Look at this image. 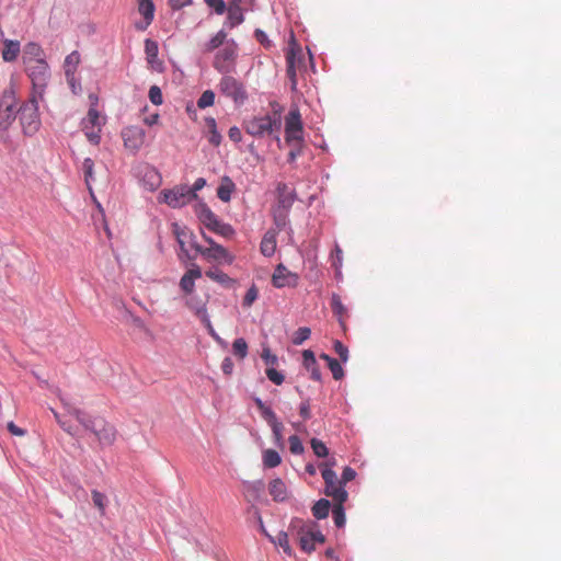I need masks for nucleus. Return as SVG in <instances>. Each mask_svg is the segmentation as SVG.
Instances as JSON below:
<instances>
[{
	"instance_id": "obj_1",
	"label": "nucleus",
	"mask_w": 561,
	"mask_h": 561,
	"mask_svg": "<svg viewBox=\"0 0 561 561\" xmlns=\"http://www.w3.org/2000/svg\"><path fill=\"white\" fill-rule=\"evenodd\" d=\"M68 412L76 417V420L88 431H91L102 445L110 446L116 439V430L113 425L107 423L104 419H91L87 416L81 410L71 407L64 402Z\"/></svg>"
},
{
	"instance_id": "obj_2",
	"label": "nucleus",
	"mask_w": 561,
	"mask_h": 561,
	"mask_svg": "<svg viewBox=\"0 0 561 561\" xmlns=\"http://www.w3.org/2000/svg\"><path fill=\"white\" fill-rule=\"evenodd\" d=\"M280 114L275 111L273 114L254 116L244 122L245 131L256 138L273 134L280 128Z\"/></svg>"
},
{
	"instance_id": "obj_3",
	"label": "nucleus",
	"mask_w": 561,
	"mask_h": 561,
	"mask_svg": "<svg viewBox=\"0 0 561 561\" xmlns=\"http://www.w3.org/2000/svg\"><path fill=\"white\" fill-rule=\"evenodd\" d=\"M26 72L32 80L35 93L42 98L50 78L49 66L45 59L25 65Z\"/></svg>"
},
{
	"instance_id": "obj_4",
	"label": "nucleus",
	"mask_w": 561,
	"mask_h": 561,
	"mask_svg": "<svg viewBox=\"0 0 561 561\" xmlns=\"http://www.w3.org/2000/svg\"><path fill=\"white\" fill-rule=\"evenodd\" d=\"M218 89L221 94L231 99L237 105H242L248 100V92L244 84L232 76H224Z\"/></svg>"
},
{
	"instance_id": "obj_5",
	"label": "nucleus",
	"mask_w": 561,
	"mask_h": 561,
	"mask_svg": "<svg viewBox=\"0 0 561 561\" xmlns=\"http://www.w3.org/2000/svg\"><path fill=\"white\" fill-rule=\"evenodd\" d=\"M197 195L187 185H178L160 193L159 202L165 203L172 208H179L188 204Z\"/></svg>"
},
{
	"instance_id": "obj_6",
	"label": "nucleus",
	"mask_w": 561,
	"mask_h": 561,
	"mask_svg": "<svg viewBox=\"0 0 561 561\" xmlns=\"http://www.w3.org/2000/svg\"><path fill=\"white\" fill-rule=\"evenodd\" d=\"M20 122L25 135L33 136L38 131L41 119L37 103L34 98L20 108Z\"/></svg>"
},
{
	"instance_id": "obj_7",
	"label": "nucleus",
	"mask_w": 561,
	"mask_h": 561,
	"mask_svg": "<svg viewBox=\"0 0 561 561\" xmlns=\"http://www.w3.org/2000/svg\"><path fill=\"white\" fill-rule=\"evenodd\" d=\"M302 122L298 108H291L285 117V141L287 145H297L304 141Z\"/></svg>"
},
{
	"instance_id": "obj_8",
	"label": "nucleus",
	"mask_w": 561,
	"mask_h": 561,
	"mask_svg": "<svg viewBox=\"0 0 561 561\" xmlns=\"http://www.w3.org/2000/svg\"><path fill=\"white\" fill-rule=\"evenodd\" d=\"M191 247L208 262L231 265L234 261V255L221 244L215 245L213 248H205L197 242L192 241Z\"/></svg>"
},
{
	"instance_id": "obj_9",
	"label": "nucleus",
	"mask_w": 561,
	"mask_h": 561,
	"mask_svg": "<svg viewBox=\"0 0 561 561\" xmlns=\"http://www.w3.org/2000/svg\"><path fill=\"white\" fill-rule=\"evenodd\" d=\"M16 99L13 89H7L0 95V130H5L15 118Z\"/></svg>"
},
{
	"instance_id": "obj_10",
	"label": "nucleus",
	"mask_w": 561,
	"mask_h": 561,
	"mask_svg": "<svg viewBox=\"0 0 561 561\" xmlns=\"http://www.w3.org/2000/svg\"><path fill=\"white\" fill-rule=\"evenodd\" d=\"M324 481V494L332 497L334 502H346L348 494L342 481L337 478L335 471L325 469L322 472Z\"/></svg>"
},
{
	"instance_id": "obj_11",
	"label": "nucleus",
	"mask_w": 561,
	"mask_h": 561,
	"mask_svg": "<svg viewBox=\"0 0 561 561\" xmlns=\"http://www.w3.org/2000/svg\"><path fill=\"white\" fill-rule=\"evenodd\" d=\"M104 124V118L101 117L96 108L91 107L87 114V117L82 119V130L87 136L88 140L94 145H98L101 139V129Z\"/></svg>"
},
{
	"instance_id": "obj_12",
	"label": "nucleus",
	"mask_w": 561,
	"mask_h": 561,
	"mask_svg": "<svg viewBox=\"0 0 561 561\" xmlns=\"http://www.w3.org/2000/svg\"><path fill=\"white\" fill-rule=\"evenodd\" d=\"M208 295L197 293L185 297V305L202 320L209 333L215 336V331L207 313Z\"/></svg>"
},
{
	"instance_id": "obj_13",
	"label": "nucleus",
	"mask_w": 561,
	"mask_h": 561,
	"mask_svg": "<svg viewBox=\"0 0 561 561\" xmlns=\"http://www.w3.org/2000/svg\"><path fill=\"white\" fill-rule=\"evenodd\" d=\"M298 540L301 550L310 553L316 549V543H323L325 538L321 531L312 529V524H304L298 530Z\"/></svg>"
},
{
	"instance_id": "obj_14",
	"label": "nucleus",
	"mask_w": 561,
	"mask_h": 561,
	"mask_svg": "<svg viewBox=\"0 0 561 561\" xmlns=\"http://www.w3.org/2000/svg\"><path fill=\"white\" fill-rule=\"evenodd\" d=\"M122 138L125 148L133 152H137L145 142L146 133L139 126H127L122 130Z\"/></svg>"
},
{
	"instance_id": "obj_15",
	"label": "nucleus",
	"mask_w": 561,
	"mask_h": 561,
	"mask_svg": "<svg viewBox=\"0 0 561 561\" xmlns=\"http://www.w3.org/2000/svg\"><path fill=\"white\" fill-rule=\"evenodd\" d=\"M298 283V275L291 273L283 264H278L272 275V284L276 288L295 287Z\"/></svg>"
},
{
	"instance_id": "obj_16",
	"label": "nucleus",
	"mask_w": 561,
	"mask_h": 561,
	"mask_svg": "<svg viewBox=\"0 0 561 561\" xmlns=\"http://www.w3.org/2000/svg\"><path fill=\"white\" fill-rule=\"evenodd\" d=\"M137 10L144 18V22L136 23V28L145 31L154 19L156 7L152 0H137Z\"/></svg>"
},
{
	"instance_id": "obj_17",
	"label": "nucleus",
	"mask_w": 561,
	"mask_h": 561,
	"mask_svg": "<svg viewBox=\"0 0 561 561\" xmlns=\"http://www.w3.org/2000/svg\"><path fill=\"white\" fill-rule=\"evenodd\" d=\"M243 0H229L227 10L226 24L233 28L244 22V13L241 7Z\"/></svg>"
},
{
	"instance_id": "obj_18",
	"label": "nucleus",
	"mask_w": 561,
	"mask_h": 561,
	"mask_svg": "<svg viewBox=\"0 0 561 561\" xmlns=\"http://www.w3.org/2000/svg\"><path fill=\"white\" fill-rule=\"evenodd\" d=\"M202 277V270L197 265H193L188 271L185 272V274L182 276L180 280V288L183 290V293L186 296H190L192 294H195L194 287H195V279Z\"/></svg>"
},
{
	"instance_id": "obj_19",
	"label": "nucleus",
	"mask_w": 561,
	"mask_h": 561,
	"mask_svg": "<svg viewBox=\"0 0 561 561\" xmlns=\"http://www.w3.org/2000/svg\"><path fill=\"white\" fill-rule=\"evenodd\" d=\"M277 208L289 210L296 199V194L286 183H278L277 188Z\"/></svg>"
},
{
	"instance_id": "obj_20",
	"label": "nucleus",
	"mask_w": 561,
	"mask_h": 561,
	"mask_svg": "<svg viewBox=\"0 0 561 561\" xmlns=\"http://www.w3.org/2000/svg\"><path fill=\"white\" fill-rule=\"evenodd\" d=\"M195 214L199 221L209 230L219 220L211 209L204 203H198L195 206Z\"/></svg>"
},
{
	"instance_id": "obj_21",
	"label": "nucleus",
	"mask_w": 561,
	"mask_h": 561,
	"mask_svg": "<svg viewBox=\"0 0 561 561\" xmlns=\"http://www.w3.org/2000/svg\"><path fill=\"white\" fill-rule=\"evenodd\" d=\"M22 58L24 65L33 64L41 59H45V53L38 44L31 42L24 46Z\"/></svg>"
},
{
	"instance_id": "obj_22",
	"label": "nucleus",
	"mask_w": 561,
	"mask_h": 561,
	"mask_svg": "<svg viewBox=\"0 0 561 561\" xmlns=\"http://www.w3.org/2000/svg\"><path fill=\"white\" fill-rule=\"evenodd\" d=\"M0 39L3 41V48L1 51L2 59L7 62L14 61L21 51L20 42L7 39L3 37H0Z\"/></svg>"
},
{
	"instance_id": "obj_23",
	"label": "nucleus",
	"mask_w": 561,
	"mask_h": 561,
	"mask_svg": "<svg viewBox=\"0 0 561 561\" xmlns=\"http://www.w3.org/2000/svg\"><path fill=\"white\" fill-rule=\"evenodd\" d=\"M268 492L273 500L276 502H283L288 496L287 486L285 482L279 478H276L270 482Z\"/></svg>"
},
{
	"instance_id": "obj_24",
	"label": "nucleus",
	"mask_w": 561,
	"mask_h": 561,
	"mask_svg": "<svg viewBox=\"0 0 561 561\" xmlns=\"http://www.w3.org/2000/svg\"><path fill=\"white\" fill-rule=\"evenodd\" d=\"M276 231L268 230L262 238L260 251L264 256H272L276 251Z\"/></svg>"
},
{
	"instance_id": "obj_25",
	"label": "nucleus",
	"mask_w": 561,
	"mask_h": 561,
	"mask_svg": "<svg viewBox=\"0 0 561 561\" xmlns=\"http://www.w3.org/2000/svg\"><path fill=\"white\" fill-rule=\"evenodd\" d=\"M236 190V184L229 176H224L217 188V196L220 201L228 203L231 199V194Z\"/></svg>"
},
{
	"instance_id": "obj_26",
	"label": "nucleus",
	"mask_w": 561,
	"mask_h": 561,
	"mask_svg": "<svg viewBox=\"0 0 561 561\" xmlns=\"http://www.w3.org/2000/svg\"><path fill=\"white\" fill-rule=\"evenodd\" d=\"M234 59V50L232 48H225L220 50L214 60V67L221 73H227L229 70L226 66V61Z\"/></svg>"
},
{
	"instance_id": "obj_27",
	"label": "nucleus",
	"mask_w": 561,
	"mask_h": 561,
	"mask_svg": "<svg viewBox=\"0 0 561 561\" xmlns=\"http://www.w3.org/2000/svg\"><path fill=\"white\" fill-rule=\"evenodd\" d=\"M79 64L80 54L78 51L75 50L66 57L64 68L67 81H71L75 78V73L77 71Z\"/></svg>"
},
{
	"instance_id": "obj_28",
	"label": "nucleus",
	"mask_w": 561,
	"mask_h": 561,
	"mask_svg": "<svg viewBox=\"0 0 561 561\" xmlns=\"http://www.w3.org/2000/svg\"><path fill=\"white\" fill-rule=\"evenodd\" d=\"M205 275L210 278L211 280L229 288L234 284V279L231 278L228 274L225 272L217 270V268H209L205 272Z\"/></svg>"
},
{
	"instance_id": "obj_29",
	"label": "nucleus",
	"mask_w": 561,
	"mask_h": 561,
	"mask_svg": "<svg viewBox=\"0 0 561 561\" xmlns=\"http://www.w3.org/2000/svg\"><path fill=\"white\" fill-rule=\"evenodd\" d=\"M263 482H247L243 484L244 496L249 502L255 501L260 497V494L263 490Z\"/></svg>"
},
{
	"instance_id": "obj_30",
	"label": "nucleus",
	"mask_w": 561,
	"mask_h": 561,
	"mask_svg": "<svg viewBox=\"0 0 561 561\" xmlns=\"http://www.w3.org/2000/svg\"><path fill=\"white\" fill-rule=\"evenodd\" d=\"M330 508H331L330 501L325 500V499H321L314 503L311 511H312V515L316 518L322 519V518H325L329 516Z\"/></svg>"
},
{
	"instance_id": "obj_31",
	"label": "nucleus",
	"mask_w": 561,
	"mask_h": 561,
	"mask_svg": "<svg viewBox=\"0 0 561 561\" xmlns=\"http://www.w3.org/2000/svg\"><path fill=\"white\" fill-rule=\"evenodd\" d=\"M145 53L147 56L148 64H150L152 67H154V65L158 61V53H159V47H158L157 42H154L150 38H147L145 41Z\"/></svg>"
},
{
	"instance_id": "obj_32",
	"label": "nucleus",
	"mask_w": 561,
	"mask_h": 561,
	"mask_svg": "<svg viewBox=\"0 0 561 561\" xmlns=\"http://www.w3.org/2000/svg\"><path fill=\"white\" fill-rule=\"evenodd\" d=\"M263 465L266 468H275L280 465L282 458L274 449H265L262 455Z\"/></svg>"
},
{
	"instance_id": "obj_33",
	"label": "nucleus",
	"mask_w": 561,
	"mask_h": 561,
	"mask_svg": "<svg viewBox=\"0 0 561 561\" xmlns=\"http://www.w3.org/2000/svg\"><path fill=\"white\" fill-rule=\"evenodd\" d=\"M173 232L183 252H186L185 244L193 238V234L185 228L180 227L178 224L173 225Z\"/></svg>"
},
{
	"instance_id": "obj_34",
	"label": "nucleus",
	"mask_w": 561,
	"mask_h": 561,
	"mask_svg": "<svg viewBox=\"0 0 561 561\" xmlns=\"http://www.w3.org/2000/svg\"><path fill=\"white\" fill-rule=\"evenodd\" d=\"M331 308L335 316H337L339 321L343 323V319L347 316V310L341 301L339 295L333 294L331 297Z\"/></svg>"
},
{
	"instance_id": "obj_35",
	"label": "nucleus",
	"mask_w": 561,
	"mask_h": 561,
	"mask_svg": "<svg viewBox=\"0 0 561 561\" xmlns=\"http://www.w3.org/2000/svg\"><path fill=\"white\" fill-rule=\"evenodd\" d=\"M227 38V33L224 30H220L214 35L206 44L204 50L210 53L217 49L219 46L224 44Z\"/></svg>"
},
{
	"instance_id": "obj_36",
	"label": "nucleus",
	"mask_w": 561,
	"mask_h": 561,
	"mask_svg": "<svg viewBox=\"0 0 561 561\" xmlns=\"http://www.w3.org/2000/svg\"><path fill=\"white\" fill-rule=\"evenodd\" d=\"M345 502H334V506L332 510L333 520L336 527L342 528L345 525V512L343 504Z\"/></svg>"
},
{
	"instance_id": "obj_37",
	"label": "nucleus",
	"mask_w": 561,
	"mask_h": 561,
	"mask_svg": "<svg viewBox=\"0 0 561 561\" xmlns=\"http://www.w3.org/2000/svg\"><path fill=\"white\" fill-rule=\"evenodd\" d=\"M206 124H207V127L209 129V137H208V141L217 147L220 145L221 142V135L220 133L217 130V125H216V121L215 118L210 117V118H207L206 119Z\"/></svg>"
},
{
	"instance_id": "obj_38",
	"label": "nucleus",
	"mask_w": 561,
	"mask_h": 561,
	"mask_svg": "<svg viewBox=\"0 0 561 561\" xmlns=\"http://www.w3.org/2000/svg\"><path fill=\"white\" fill-rule=\"evenodd\" d=\"M92 502L94 506L99 510L101 516L105 515V508L107 504V497L104 493H101L98 490H93L91 492Z\"/></svg>"
},
{
	"instance_id": "obj_39",
	"label": "nucleus",
	"mask_w": 561,
	"mask_h": 561,
	"mask_svg": "<svg viewBox=\"0 0 561 561\" xmlns=\"http://www.w3.org/2000/svg\"><path fill=\"white\" fill-rule=\"evenodd\" d=\"M232 353L239 359H244L248 355V343L243 337L236 339L232 343Z\"/></svg>"
},
{
	"instance_id": "obj_40",
	"label": "nucleus",
	"mask_w": 561,
	"mask_h": 561,
	"mask_svg": "<svg viewBox=\"0 0 561 561\" xmlns=\"http://www.w3.org/2000/svg\"><path fill=\"white\" fill-rule=\"evenodd\" d=\"M287 60V76L290 80L291 90H296L297 87V73L295 68V55L290 53L286 57Z\"/></svg>"
},
{
	"instance_id": "obj_41",
	"label": "nucleus",
	"mask_w": 561,
	"mask_h": 561,
	"mask_svg": "<svg viewBox=\"0 0 561 561\" xmlns=\"http://www.w3.org/2000/svg\"><path fill=\"white\" fill-rule=\"evenodd\" d=\"M210 231L224 237V238H231L234 234V229L231 225L225 224L220 220H218L215 226L210 229Z\"/></svg>"
},
{
	"instance_id": "obj_42",
	"label": "nucleus",
	"mask_w": 561,
	"mask_h": 561,
	"mask_svg": "<svg viewBox=\"0 0 561 561\" xmlns=\"http://www.w3.org/2000/svg\"><path fill=\"white\" fill-rule=\"evenodd\" d=\"M289 210L283 208H276L273 213L274 224L278 230H282L287 225V216Z\"/></svg>"
},
{
	"instance_id": "obj_43",
	"label": "nucleus",
	"mask_w": 561,
	"mask_h": 561,
	"mask_svg": "<svg viewBox=\"0 0 561 561\" xmlns=\"http://www.w3.org/2000/svg\"><path fill=\"white\" fill-rule=\"evenodd\" d=\"M215 102V93L211 90H206L202 93L199 99L197 100V106L199 108H206L208 106L214 105Z\"/></svg>"
},
{
	"instance_id": "obj_44",
	"label": "nucleus",
	"mask_w": 561,
	"mask_h": 561,
	"mask_svg": "<svg viewBox=\"0 0 561 561\" xmlns=\"http://www.w3.org/2000/svg\"><path fill=\"white\" fill-rule=\"evenodd\" d=\"M259 297V289L257 287L253 284L245 293L244 297H243V300H242V306L244 308H250L253 302L257 299Z\"/></svg>"
},
{
	"instance_id": "obj_45",
	"label": "nucleus",
	"mask_w": 561,
	"mask_h": 561,
	"mask_svg": "<svg viewBox=\"0 0 561 561\" xmlns=\"http://www.w3.org/2000/svg\"><path fill=\"white\" fill-rule=\"evenodd\" d=\"M310 444H311V448L317 457L322 458V457H327L329 455V449L322 440H320L318 438H312Z\"/></svg>"
},
{
	"instance_id": "obj_46",
	"label": "nucleus",
	"mask_w": 561,
	"mask_h": 561,
	"mask_svg": "<svg viewBox=\"0 0 561 561\" xmlns=\"http://www.w3.org/2000/svg\"><path fill=\"white\" fill-rule=\"evenodd\" d=\"M311 330L307 327L299 328L293 336V343L295 345H301L306 340L310 337Z\"/></svg>"
},
{
	"instance_id": "obj_47",
	"label": "nucleus",
	"mask_w": 561,
	"mask_h": 561,
	"mask_svg": "<svg viewBox=\"0 0 561 561\" xmlns=\"http://www.w3.org/2000/svg\"><path fill=\"white\" fill-rule=\"evenodd\" d=\"M289 450L294 455H301L305 451V447L297 435H291L288 438Z\"/></svg>"
},
{
	"instance_id": "obj_48",
	"label": "nucleus",
	"mask_w": 561,
	"mask_h": 561,
	"mask_svg": "<svg viewBox=\"0 0 561 561\" xmlns=\"http://www.w3.org/2000/svg\"><path fill=\"white\" fill-rule=\"evenodd\" d=\"M82 168H83L85 183L90 187V183L93 180V168H94L93 160L91 158H85L83 160Z\"/></svg>"
},
{
	"instance_id": "obj_49",
	"label": "nucleus",
	"mask_w": 561,
	"mask_h": 561,
	"mask_svg": "<svg viewBox=\"0 0 561 561\" xmlns=\"http://www.w3.org/2000/svg\"><path fill=\"white\" fill-rule=\"evenodd\" d=\"M270 426H271L272 432H273L275 444L277 446L282 447L284 445V442H283L284 425L279 421H277V422L271 424Z\"/></svg>"
},
{
	"instance_id": "obj_50",
	"label": "nucleus",
	"mask_w": 561,
	"mask_h": 561,
	"mask_svg": "<svg viewBox=\"0 0 561 561\" xmlns=\"http://www.w3.org/2000/svg\"><path fill=\"white\" fill-rule=\"evenodd\" d=\"M266 377L275 385L279 386L284 382V375L273 367H268L265 370Z\"/></svg>"
},
{
	"instance_id": "obj_51",
	"label": "nucleus",
	"mask_w": 561,
	"mask_h": 561,
	"mask_svg": "<svg viewBox=\"0 0 561 561\" xmlns=\"http://www.w3.org/2000/svg\"><path fill=\"white\" fill-rule=\"evenodd\" d=\"M277 545L283 549V551L287 554V556H293V549L289 545V539H288V535L286 533H280L278 534L277 536Z\"/></svg>"
},
{
	"instance_id": "obj_52",
	"label": "nucleus",
	"mask_w": 561,
	"mask_h": 561,
	"mask_svg": "<svg viewBox=\"0 0 561 561\" xmlns=\"http://www.w3.org/2000/svg\"><path fill=\"white\" fill-rule=\"evenodd\" d=\"M328 366L335 380H340L344 377V370L337 359L334 358L333 360H330V364Z\"/></svg>"
},
{
	"instance_id": "obj_53",
	"label": "nucleus",
	"mask_w": 561,
	"mask_h": 561,
	"mask_svg": "<svg viewBox=\"0 0 561 561\" xmlns=\"http://www.w3.org/2000/svg\"><path fill=\"white\" fill-rule=\"evenodd\" d=\"M149 99L152 104L161 105L163 102L162 92L158 85H152L149 89Z\"/></svg>"
},
{
	"instance_id": "obj_54",
	"label": "nucleus",
	"mask_w": 561,
	"mask_h": 561,
	"mask_svg": "<svg viewBox=\"0 0 561 561\" xmlns=\"http://www.w3.org/2000/svg\"><path fill=\"white\" fill-rule=\"evenodd\" d=\"M334 351L339 355L342 362H347L348 359V350L347 347L339 340L334 341Z\"/></svg>"
},
{
	"instance_id": "obj_55",
	"label": "nucleus",
	"mask_w": 561,
	"mask_h": 561,
	"mask_svg": "<svg viewBox=\"0 0 561 561\" xmlns=\"http://www.w3.org/2000/svg\"><path fill=\"white\" fill-rule=\"evenodd\" d=\"M205 3L213 8L216 14H222L226 11V3L224 0H204Z\"/></svg>"
},
{
	"instance_id": "obj_56",
	"label": "nucleus",
	"mask_w": 561,
	"mask_h": 561,
	"mask_svg": "<svg viewBox=\"0 0 561 561\" xmlns=\"http://www.w3.org/2000/svg\"><path fill=\"white\" fill-rule=\"evenodd\" d=\"M261 357L271 367L277 364V356L271 353L270 347H263Z\"/></svg>"
},
{
	"instance_id": "obj_57",
	"label": "nucleus",
	"mask_w": 561,
	"mask_h": 561,
	"mask_svg": "<svg viewBox=\"0 0 561 561\" xmlns=\"http://www.w3.org/2000/svg\"><path fill=\"white\" fill-rule=\"evenodd\" d=\"M299 414L304 421H307L311 417V404L310 399L304 400L299 405Z\"/></svg>"
},
{
	"instance_id": "obj_58",
	"label": "nucleus",
	"mask_w": 561,
	"mask_h": 561,
	"mask_svg": "<svg viewBox=\"0 0 561 561\" xmlns=\"http://www.w3.org/2000/svg\"><path fill=\"white\" fill-rule=\"evenodd\" d=\"M302 357H304V366L307 369H310L312 366L317 365V360H316V357H314V354L312 351L305 350L302 352Z\"/></svg>"
},
{
	"instance_id": "obj_59",
	"label": "nucleus",
	"mask_w": 561,
	"mask_h": 561,
	"mask_svg": "<svg viewBox=\"0 0 561 561\" xmlns=\"http://www.w3.org/2000/svg\"><path fill=\"white\" fill-rule=\"evenodd\" d=\"M261 415L268 423V425L278 421L274 411L267 405L261 411Z\"/></svg>"
},
{
	"instance_id": "obj_60",
	"label": "nucleus",
	"mask_w": 561,
	"mask_h": 561,
	"mask_svg": "<svg viewBox=\"0 0 561 561\" xmlns=\"http://www.w3.org/2000/svg\"><path fill=\"white\" fill-rule=\"evenodd\" d=\"M356 477V472L351 467H345L342 473V478L340 479L343 484L354 480Z\"/></svg>"
},
{
	"instance_id": "obj_61",
	"label": "nucleus",
	"mask_w": 561,
	"mask_h": 561,
	"mask_svg": "<svg viewBox=\"0 0 561 561\" xmlns=\"http://www.w3.org/2000/svg\"><path fill=\"white\" fill-rule=\"evenodd\" d=\"M54 413V416L57 421V423L62 427L64 431H66L70 435H75V431L72 426H70L66 421L61 419V416L54 410H51Z\"/></svg>"
},
{
	"instance_id": "obj_62",
	"label": "nucleus",
	"mask_w": 561,
	"mask_h": 561,
	"mask_svg": "<svg viewBox=\"0 0 561 561\" xmlns=\"http://www.w3.org/2000/svg\"><path fill=\"white\" fill-rule=\"evenodd\" d=\"M228 136L233 142H240L242 140L241 130L237 126H233L229 129Z\"/></svg>"
},
{
	"instance_id": "obj_63",
	"label": "nucleus",
	"mask_w": 561,
	"mask_h": 561,
	"mask_svg": "<svg viewBox=\"0 0 561 561\" xmlns=\"http://www.w3.org/2000/svg\"><path fill=\"white\" fill-rule=\"evenodd\" d=\"M289 146L291 147V149L288 153V161L294 162L296 160V158L301 154L302 142H300L299 146H297V145H289Z\"/></svg>"
},
{
	"instance_id": "obj_64",
	"label": "nucleus",
	"mask_w": 561,
	"mask_h": 561,
	"mask_svg": "<svg viewBox=\"0 0 561 561\" xmlns=\"http://www.w3.org/2000/svg\"><path fill=\"white\" fill-rule=\"evenodd\" d=\"M169 5L173 10H180L184 7H187L192 3V0H168Z\"/></svg>"
}]
</instances>
